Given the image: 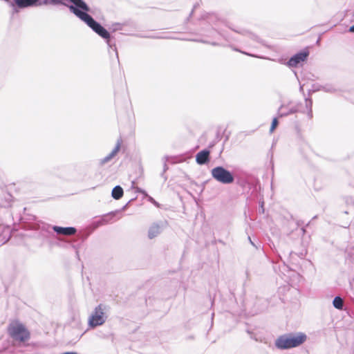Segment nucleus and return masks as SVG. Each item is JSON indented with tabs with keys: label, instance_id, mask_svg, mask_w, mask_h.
Wrapping results in <instances>:
<instances>
[{
	"label": "nucleus",
	"instance_id": "obj_1",
	"mask_svg": "<svg viewBox=\"0 0 354 354\" xmlns=\"http://www.w3.org/2000/svg\"><path fill=\"white\" fill-rule=\"evenodd\" d=\"M307 339V336L304 333H287L279 336L275 340V346L281 350H287L299 346Z\"/></svg>",
	"mask_w": 354,
	"mask_h": 354
},
{
	"label": "nucleus",
	"instance_id": "obj_2",
	"mask_svg": "<svg viewBox=\"0 0 354 354\" xmlns=\"http://www.w3.org/2000/svg\"><path fill=\"white\" fill-rule=\"evenodd\" d=\"M56 2L69 6L73 13L84 22H96L88 14L91 12L90 9L82 0H57Z\"/></svg>",
	"mask_w": 354,
	"mask_h": 354
},
{
	"label": "nucleus",
	"instance_id": "obj_3",
	"mask_svg": "<svg viewBox=\"0 0 354 354\" xmlns=\"http://www.w3.org/2000/svg\"><path fill=\"white\" fill-rule=\"evenodd\" d=\"M8 335L14 341L24 343L30 339V333L26 326L19 321L10 322L7 328Z\"/></svg>",
	"mask_w": 354,
	"mask_h": 354
},
{
	"label": "nucleus",
	"instance_id": "obj_4",
	"mask_svg": "<svg viewBox=\"0 0 354 354\" xmlns=\"http://www.w3.org/2000/svg\"><path fill=\"white\" fill-rule=\"evenodd\" d=\"M108 306L103 304H100L94 308L93 311L89 316L88 320V326L91 328H94L97 326L103 325L108 318Z\"/></svg>",
	"mask_w": 354,
	"mask_h": 354
},
{
	"label": "nucleus",
	"instance_id": "obj_5",
	"mask_svg": "<svg viewBox=\"0 0 354 354\" xmlns=\"http://www.w3.org/2000/svg\"><path fill=\"white\" fill-rule=\"evenodd\" d=\"M210 172L212 178L221 184L230 185L234 182L232 172L223 166H216Z\"/></svg>",
	"mask_w": 354,
	"mask_h": 354
},
{
	"label": "nucleus",
	"instance_id": "obj_6",
	"mask_svg": "<svg viewBox=\"0 0 354 354\" xmlns=\"http://www.w3.org/2000/svg\"><path fill=\"white\" fill-rule=\"evenodd\" d=\"M309 55L308 49H304L292 55L287 62L289 67H297L300 63L306 61Z\"/></svg>",
	"mask_w": 354,
	"mask_h": 354
},
{
	"label": "nucleus",
	"instance_id": "obj_7",
	"mask_svg": "<svg viewBox=\"0 0 354 354\" xmlns=\"http://www.w3.org/2000/svg\"><path fill=\"white\" fill-rule=\"evenodd\" d=\"M167 227L166 221H160L152 223L148 230V237L152 239L158 236Z\"/></svg>",
	"mask_w": 354,
	"mask_h": 354
},
{
	"label": "nucleus",
	"instance_id": "obj_8",
	"mask_svg": "<svg viewBox=\"0 0 354 354\" xmlns=\"http://www.w3.org/2000/svg\"><path fill=\"white\" fill-rule=\"evenodd\" d=\"M99 36L106 39L109 46L111 47L109 32L102 26V24H86Z\"/></svg>",
	"mask_w": 354,
	"mask_h": 354
},
{
	"label": "nucleus",
	"instance_id": "obj_9",
	"mask_svg": "<svg viewBox=\"0 0 354 354\" xmlns=\"http://www.w3.org/2000/svg\"><path fill=\"white\" fill-rule=\"evenodd\" d=\"M210 160V151L203 149L198 152L196 155V162L199 165L207 164Z\"/></svg>",
	"mask_w": 354,
	"mask_h": 354
},
{
	"label": "nucleus",
	"instance_id": "obj_10",
	"mask_svg": "<svg viewBox=\"0 0 354 354\" xmlns=\"http://www.w3.org/2000/svg\"><path fill=\"white\" fill-rule=\"evenodd\" d=\"M120 146H121V140H118L117 143H116L115 147L113 149V150L107 156H106L103 158H101L99 160L100 165H104V164L111 161L120 151Z\"/></svg>",
	"mask_w": 354,
	"mask_h": 354
},
{
	"label": "nucleus",
	"instance_id": "obj_11",
	"mask_svg": "<svg viewBox=\"0 0 354 354\" xmlns=\"http://www.w3.org/2000/svg\"><path fill=\"white\" fill-rule=\"evenodd\" d=\"M53 230L59 235L71 236L74 235L77 230L73 227H60L54 225Z\"/></svg>",
	"mask_w": 354,
	"mask_h": 354
},
{
	"label": "nucleus",
	"instance_id": "obj_12",
	"mask_svg": "<svg viewBox=\"0 0 354 354\" xmlns=\"http://www.w3.org/2000/svg\"><path fill=\"white\" fill-rule=\"evenodd\" d=\"M10 1L11 0H6ZM19 8H27L35 6L39 0H12Z\"/></svg>",
	"mask_w": 354,
	"mask_h": 354
},
{
	"label": "nucleus",
	"instance_id": "obj_13",
	"mask_svg": "<svg viewBox=\"0 0 354 354\" xmlns=\"http://www.w3.org/2000/svg\"><path fill=\"white\" fill-rule=\"evenodd\" d=\"M123 194V189L120 185H116L114 187L111 192V196L115 200L120 199L122 197Z\"/></svg>",
	"mask_w": 354,
	"mask_h": 354
},
{
	"label": "nucleus",
	"instance_id": "obj_14",
	"mask_svg": "<svg viewBox=\"0 0 354 354\" xmlns=\"http://www.w3.org/2000/svg\"><path fill=\"white\" fill-rule=\"evenodd\" d=\"M333 305L336 309L342 310L344 307L343 299L339 296H336L333 301Z\"/></svg>",
	"mask_w": 354,
	"mask_h": 354
},
{
	"label": "nucleus",
	"instance_id": "obj_15",
	"mask_svg": "<svg viewBox=\"0 0 354 354\" xmlns=\"http://www.w3.org/2000/svg\"><path fill=\"white\" fill-rule=\"evenodd\" d=\"M306 107L308 110L307 114L310 118L313 117V111H312V106H313V101L311 99L306 98Z\"/></svg>",
	"mask_w": 354,
	"mask_h": 354
},
{
	"label": "nucleus",
	"instance_id": "obj_16",
	"mask_svg": "<svg viewBox=\"0 0 354 354\" xmlns=\"http://www.w3.org/2000/svg\"><path fill=\"white\" fill-rule=\"evenodd\" d=\"M297 111H299V109H298L297 108H296V107H292V108H290V109L287 111V113H279V115L280 117H283V116H286V115H289V114L295 113H297Z\"/></svg>",
	"mask_w": 354,
	"mask_h": 354
},
{
	"label": "nucleus",
	"instance_id": "obj_17",
	"mask_svg": "<svg viewBox=\"0 0 354 354\" xmlns=\"http://www.w3.org/2000/svg\"><path fill=\"white\" fill-rule=\"evenodd\" d=\"M167 159L168 158L167 157H164L162 160H163V171L161 174V176L165 178V180H167V177L165 176L164 174L167 171V169H169L167 165Z\"/></svg>",
	"mask_w": 354,
	"mask_h": 354
},
{
	"label": "nucleus",
	"instance_id": "obj_18",
	"mask_svg": "<svg viewBox=\"0 0 354 354\" xmlns=\"http://www.w3.org/2000/svg\"><path fill=\"white\" fill-rule=\"evenodd\" d=\"M320 90H322L327 93H333L335 91V88L331 85L323 86H322V88H320Z\"/></svg>",
	"mask_w": 354,
	"mask_h": 354
},
{
	"label": "nucleus",
	"instance_id": "obj_19",
	"mask_svg": "<svg viewBox=\"0 0 354 354\" xmlns=\"http://www.w3.org/2000/svg\"><path fill=\"white\" fill-rule=\"evenodd\" d=\"M108 221L104 218H102L101 220L97 221V222H95L93 223V228L95 229L97 227H98L99 226L102 225H104V224H106L107 223Z\"/></svg>",
	"mask_w": 354,
	"mask_h": 354
},
{
	"label": "nucleus",
	"instance_id": "obj_20",
	"mask_svg": "<svg viewBox=\"0 0 354 354\" xmlns=\"http://www.w3.org/2000/svg\"><path fill=\"white\" fill-rule=\"evenodd\" d=\"M278 124H279V122H278L277 118H274L272 120V124H271V126H270V133H272L274 131V129L278 126Z\"/></svg>",
	"mask_w": 354,
	"mask_h": 354
},
{
	"label": "nucleus",
	"instance_id": "obj_21",
	"mask_svg": "<svg viewBox=\"0 0 354 354\" xmlns=\"http://www.w3.org/2000/svg\"><path fill=\"white\" fill-rule=\"evenodd\" d=\"M136 192H138V193H142L145 195H147V193L145 190H142L141 188H139V187H137L136 188Z\"/></svg>",
	"mask_w": 354,
	"mask_h": 354
},
{
	"label": "nucleus",
	"instance_id": "obj_22",
	"mask_svg": "<svg viewBox=\"0 0 354 354\" xmlns=\"http://www.w3.org/2000/svg\"><path fill=\"white\" fill-rule=\"evenodd\" d=\"M149 201L155 204L156 205L158 206V203L152 197L149 196Z\"/></svg>",
	"mask_w": 354,
	"mask_h": 354
},
{
	"label": "nucleus",
	"instance_id": "obj_23",
	"mask_svg": "<svg viewBox=\"0 0 354 354\" xmlns=\"http://www.w3.org/2000/svg\"><path fill=\"white\" fill-rule=\"evenodd\" d=\"M234 50H236V51H239V52H241V53H243V54H245V55H249V56H252V57L254 56V55H251V54H249V53H245V52L241 51V50H238V49H236V48H234Z\"/></svg>",
	"mask_w": 354,
	"mask_h": 354
},
{
	"label": "nucleus",
	"instance_id": "obj_24",
	"mask_svg": "<svg viewBox=\"0 0 354 354\" xmlns=\"http://www.w3.org/2000/svg\"><path fill=\"white\" fill-rule=\"evenodd\" d=\"M61 354H78V353L77 352L68 351V352H64V353H61Z\"/></svg>",
	"mask_w": 354,
	"mask_h": 354
},
{
	"label": "nucleus",
	"instance_id": "obj_25",
	"mask_svg": "<svg viewBox=\"0 0 354 354\" xmlns=\"http://www.w3.org/2000/svg\"><path fill=\"white\" fill-rule=\"evenodd\" d=\"M348 31L354 32V25L350 27Z\"/></svg>",
	"mask_w": 354,
	"mask_h": 354
},
{
	"label": "nucleus",
	"instance_id": "obj_26",
	"mask_svg": "<svg viewBox=\"0 0 354 354\" xmlns=\"http://www.w3.org/2000/svg\"><path fill=\"white\" fill-rule=\"evenodd\" d=\"M282 109H283V106H281L279 108V113H287V111H284V112H283V111H281V110H282Z\"/></svg>",
	"mask_w": 354,
	"mask_h": 354
},
{
	"label": "nucleus",
	"instance_id": "obj_27",
	"mask_svg": "<svg viewBox=\"0 0 354 354\" xmlns=\"http://www.w3.org/2000/svg\"><path fill=\"white\" fill-rule=\"evenodd\" d=\"M248 240L250 241V243H251L252 245L255 246L254 243L252 242V241L251 240V238H250V236H248Z\"/></svg>",
	"mask_w": 354,
	"mask_h": 354
},
{
	"label": "nucleus",
	"instance_id": "obj_28",
	"mask_svg": "<svg viewBox=\"0 0 354 354\" xmlns=\"http://www.w3.org/2000/svg\"><path fill=\"white\" fill-rule=\"evenodd\" d=\"M120 25H121V24H119V23L115 24V26H120Z\"/></svg>",
	"mask_w": 354,
	"mask_h": 354
},
{
	"label": "nucleus",
	"instance_id": "obj_29",
	"mask_svg": "<svg viewBox=\"0 0 354 354\" xmlns=\"http://www.w3.org/2000/svg\"><path fill=\"white\" fill-rule=\"evenodd\" d=\"M320 42V38H319L317 40V44H319Z\"/></svg>",
	"mask_w": 354,
	"mask_h": 354
},
{
	"label": "nucleus",
	"instance_id": "obj_30",
	"mask_svg": "<svg viewBox=\"0 0 354 354\" xmlns=\"http://www.w3.org/2000/svg\"><path fill=\"white\" fill-rule=\"evenodd\" d=\"M118 27H115V28H113L114 30H118Z\"/></svg>",
	"mask_w": 354,
	"mask_h": 354
},
{
	"label": "nucleus",
	"instance_id": "obj_31",
	"mask_svg": "<svg viewBox=\"0 0 354 354\" xmlns=\"http://www.w3.org/2000/svg\"><path fill=\"white\" fill-rule=\"evenodd\" d=\"M212 44V45H214V46H215V45H216V43L213 42Z\"/></svg>",
	"mask_w": 354,
	"mask_h": 354
}]
</instances>
